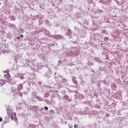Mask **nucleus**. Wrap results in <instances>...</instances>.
Wrapping results in <instances>:
<instances>
[{"label":"nucleus","instance_id":"f257e3e1","mask_svg":"<svg viewBox=\"0 0 128 128\" xmlns=\"http://www.w3.org/2000/svg\"><path fill=\"white\" fill-rule=\"evenodd\" d=\"M6 80H0V86H3L4 84H6Z\"/></svg>","mask_w":128,"mask_h":128},{"label":"nucleus","instance_id":"f03ea898","mask_svg":"<svg viewBox=\"0 0 128 128\" xmlns=\"http://www.w3.org/2000/svg\"><path fill=\"white\" fill-rule=\"evenodd\" d=\"M18 88L19 90H22V88H24V86H22V84H19Z\"/></svg>","mask_w":128,"mask_h":128},{"label":"nucleus","instance_id":"7ed1b4c3","mask_svg":"<svg viewBox=\"0 0 128 128\" xmlns=\"http://www.w3.org/2000/svg\"><path fill=\"white\" fill-rule=\"evenodd\" d=\"M44 110H48V106H45V107H44Z\"/></svg>","mask_w":128,"mask_h":128},{"label":"nucleus","instance_id":"20e7f679","mask_svg":"<svg viewBox=\"0 0 128 128\" xmlns=\"http://www.w3.org/2000/svg\"><path fill=\"white\" fill-rule=\"evenodd\" d=\"M19 96H22V92H20L19 94Z\"/></svg>","mask_w":128,"mask_h":128},{"label":"nucleus","instance_id":"39448f33","mask_svg":"<svg viewBox=\"0 0 128 128\" xmlns=\"http://www.w3.org/2000/svg\"><path fill=\"white\" fill-rule=\"evenodd\" d=\"M4 78H8V75L5 74V75L4 76Z\"/></svg>","mask_w":128,"mask_h":128},{"label":"nucleus","instance_id":"423d86ee","mask_svg":"<svg viewBox=\"0 0 128 128\" xmlns=\"http://www.w3.org/2000/svg\"><path fill=\"white\" fill-rule=\"evenodd\" d=\"M20 80H24V76H20Z\"/></svg>","mask_w":128,"mask_h":128},{"label":"nucleus","instance_id":"0eeeda50","mask_svg":"<svg viewBox=\"0 0 128 128\" xmlns=\"http://www.w3.org/2000/svg\"><path fill=\"white\" fill-rule=\"evenodd\" d=\"M2 122V117H0V122Z\"/></svg>","mask_w":128,"mask_h":128},{"label":"nucleus","instance_id":"6e6552de","mask_svg":"<svg viewBox=\"0 0 128 128\" xmlns=\"http://www.w3.org/2000/svg\"><path fill=\"white\" fill-rule=\"evenodd\" d=\"M11 118H12V120L14 119V117H12V116Z\"/></svg>","mask_w":128,"mask_h":128},{"label":"nucleus","instance_id":"1a4fd4ad","mask_svg":"<svg viewBox=\"0 0 128 128\" xmlns=\"http://www.w3.org/2000/svg\"><path fill=\"white\" fill-rule=\"evenodd\" d=\"M20 37H21V38H24V35L22 34V35L20 36Z\"/></svg>","mask_w":128,"mask_h":128},{"label":"nucleus","instance_id":"9d476101","mask_svg":"<svg viewBox=\"0 0 128 128\" xmlns=\"http://www.w3.org/2000/svg\"><path fill=\"white\" fill-rule=\"evenodd\" d=\"M74 128H76V125H74Z\"/></svg>","mask_w":128,"mask_h":128},{"label":"nucleus","instance_id":"9b49d317","mask_svg":"<svg viewBox=\"0 0 128 128\" xmlns=\"http://www.w3.org/2000/svg\"><path fill=\"white\" fill-rule=\"evenodd\" d=\"M8 75L9 76V78H10V74H8Z\"/></svg>","mask_w":128,"mask_h":128},{"label":"nucleus","instance_id":"f8f14e48","mask_svg":"<svg viewBox=\"0 0 128 128\" xmlns=\"http://www.w3.org/2000/svg\"><path fill=\"white\" fill-rule=\"evenodd\" d=\"M17 38H18V40H19L20 38H19V37H18Z\"/></svg>","mask_w":128,"mask_h":128},{"label":"nucleus","instance_id":"ddd939ff","mask_svg":"<svg viewBox=\"0 0 128 128\" xmlns=\"http://www.w3.org/2000/svg\"><path fill=\"white\" fill-rule=\"evenodd\" d=\"M14 116H16V114H14Z\"/></svg>","mask_w":128,"mask_h":128},{"label":"nucleus","instance_id":"4468645a","mask_svg":"<svg viewBox=\"0 0 128 128\" xmlns=\"http://www.w3.org/2000/svg\"><path fill=\"white\" fill-rule=\"evenodd\" d=\"M92 72H94V71L92 70Z\"/></svg>","mask_w":128,"mask_h":128},{"label":"nucleus","instance_id":"2eb2a0df","mask_svg":"<svg viewBox=\"0 0 128 128\" xmlns=\"http://www.w3.org/2000/svg\"><path fill=\"white\" fill-rule=\"evenodd\" d=\"M4 73L6 72V71L5 72H4Z\"/></svg>","mask_w":128,"mask_h":128},{"label":"nucleus","instance_id":"dca6fc26","mask_svg":"<svg viewBox=\"0 0 128 128\" xmlns=\"http://www.w3.org/2000/svg\"><path fill=\"white\" fill-rule=\"evenodd\" d=\"M65 124H66V122H65Z\"/></svg>","mask_w":128,"mask_h":128},{"label":"nucleus","instance_id":"f3484780","mask_svg":"<svg viewBox=\"0 0 128 128\" xmlns=\"http://www.w3.org/2000/svg\"><path fill=\"white\" fill-rule=\"evenodd\" d=\"M101 44H102V43Z\"/></svg>","mask_w":128,"mask_h":128}]
</instances>
